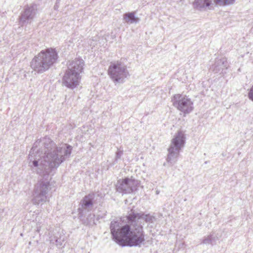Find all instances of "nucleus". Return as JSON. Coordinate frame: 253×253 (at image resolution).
Wrapping results in <instances>:
<instances>
[{"instance_id": "obj_9", "label": "nucleus", "mask_w": 253, "mask_h": 253, "mask_svg": "<svg viewBox=\"0 0 253 253\" xmlns=\"http://www.w3.org/2000/svg\"><path fill=\"white\" fill-rule=\"evenodd\" d=\"M171 101L173 105L185 115L189 114L194 109L193 102L186 95L175 94L171 98Z\"/></svg>"}, {"instance_id": "obj_13", "label": "nucleus", "mask_w": 253, "mask_h": 253, "mask_svg": "<svg viewBox=\"0 0 253 253\" xmlns=\"http://www.w3.org/2000/svg\"><path fill=\"white\" fill-rule=\"evenodd\" d=\"M229 67V65L226 58H216L214 64L210 67V70L214 73L224 75L226 74Z\"/></svg>"}, {"instance_id": "obj_19", "label": "nucleus", "mask_w": 253, "mask_h": 253, "mask_svg": "<svg viewBox=\"0 0 253 253\" xmlns=\"http://www.w3.org/2000/svg\"><path fill=\"white\" fill-rule=\"evenodd\" d=\"M64 241V237L62 239L61 237H60L59 238H57L56 240V242L57 243V245H59L60 246H61L62 245V242Z\"/></svg>"}, {"instance_id": "obj_20", "label": "nucleus", "mask_w": 253, "mask_h": 253, "mask_svg": "<svg viewBox=\"0 0 253 253\" xmlns=\"http://www.w3.org/2000/svg\"><path fill=\"white\" fill-rule=\"evenodd\" d=\"M58 8H59V4L55 3L54 6V10H57Z\"/></svg>"}, {"instance_id": "obj_18", "label": "nucleus", "mask_w": 253, "mask_h": 253, "mask_svg": "<svg viewBox=\"0 0 253 253\" xmlns=\"http://www.w3.org/2000/svg\"><path fill=\"white\" fill-rule=\"evenodd\" d=\"M248 96L249 99L253 102V84L252 87L248 90Z\"/></svg>"}, {"instance_id": "obj_10", "label": "nucleus", "mask_w": 253, "mask_h": 253, "mask_svg": "<svg viewBox=\"0 0 253 253\" xmlns=\"http://www.w3.org/2000/svg\"><path fill=\"white\" fill-rule=\"evenodd\" d=\"M38 8V5L35 3L25 6L18 18L19 25L23 27L30 24L36 17Z\"/></svg>"}, {"instance_id": "obj_4", "label": "nucleus", "mask_w": 253, "mask_h": 253, "mask_svg": "<svg viewBox=\"0 0 253 253\" xmlns=\"http://www.w3.org/2000/svg\"><path fill=\"white\" fill-rule=\"evenodd\" d=\"M69 62L68 69L62 78V85L73 90L79 85L80 73L83 71L84 62L81 58H75Z\"/></svg>"}, {"instance_id": "obj_6", "label": "nucleus", "mask_w": 253, "mask_h": 253, "mask_svg": "<svg viewBox=\"0 0 253 253\" xmlns=\"http://www.w3.org/2000/svg\"><path fill=\"white\" fill-rule=\"evenodd\" d=\"M108 74L115 84H123L129 77L126 66L121 61L111 62L108 67Z\"/></svg>"}, {"instance_id": "obj_24", "label": "nucleus", "mask_w": 253, "mask_h": 253, "mask_svg": "<svg viewBox=\"0 0 253 253\" xmlns=\"http://www.w3.org/2000/svg\"><path fill=\"white\" fill-rule=\"evenodd\" d=\"M156 193L157 194H159V192L158 191H157Z\"/></svg>"}, {"instance_id": "obj_16", "label": "nucleus", "mask_w": 253, "mask_h": 253, "mask_svg": "<svg viewBox=\"0 0 253 253\" xmlns=\"http://www.w3.org/2000/svg\"><path fill=\"white\" fill-rule=\"evenodd\" d=\"M218 238L213 234H211L207 237H205L203 239L202 243L206 245H213L216 243Z\"/></svg>"}, {"instance_id": "obj_17", "label": "nucleus", "mask_w": 253, "mask_h": 253, "mask_svg": "<svg viewBox=\"0 0 253 253\" xmlns=\"http://www.w3.org/2000/svg\"><path fill=\"white\" fill-rule=\"evenodd\" d=\"M121 147L120 148L117 147V151L115 153V157L113 163V165L117 164L118 161L121 159L123 155L124 151L123 149H121Z\"/></svg>"}, {"instance_id": "obj_14", "label": "nucleus", "mask_w": 253, "mask_h": 253, "mask_svg": "<svg viewBox=\"0 0 253 253\" xmlns=\"http://www.w3.org/2000/svg\"><path fill=\"white\" fill-rule=\"evenodd\" d=\"M87 211H78V217L82 223L85 226H90L96 225L95 221V214L93 213H89L87 217H85V213Z\"/></svg>"}, {"instance_id": "obj_11", "label": "nucleus", "mask_w": 253, "mask_h": 253, "mask_svg": "<svg viewBox=\"0 0 253 253\" xmlns=\"http://www.w3.org/2000/svg\"><path fill=\"white\" fill-rule=\"evenodd\" d=\"M98 197H102V194L99 191H92L85 195L80 202L78 211H91L94 204H96Z\"/></svg>"}, {"instance_id": "obj_3", "label": "nucleus", "mask_w": 253, "mask_h": 253, "mask_svg": "<svg viewBox=\"0 0 253 253\" xmlns=\"http://www.w3.org/2000/svg\"><path fill=\"white\" fill-rule=\"evenodd\" d=\"M58 58V52L56 49L47 47L34 56L30 62V67L36 73L41 74L57 63Z\"/></svg>"}, {"instance_id": "obj_2", "label": "nucleus", "mask_w": 253, "mask_h": 253, "mask_svg": "<svg viewBox=\"0 0 253 253\" xmlns=\"http://www.w3.org/2000/svg\"><path fill=\"white\" fill-rule=\"evenodd\" d=\"M73 147L68 144L58 147L49 137H44L37 140L31 148L29 154V165L32 169H41L58 168L66 159L69 158Z\"/></svg>"}, {"instance_id": "obj_5", "label": "nucleus", "mask_w": 253, "mask_h": 253, "mask_svg": "<svg viewBox=\"0 0 253 253\" xmlns=\"http://www.w3.org/2000/svg\"><path fill=\"white\" fill-rule=\"evenodd\" d=\"M48 169H42V170L41 172H38V170L41 171L39 168H35L32 169L35 170L37 173L43 174L40 179H39L37 183L35 185L33 196L34 197L33 201L34 202H37L38 204L43 202H45L46 200V195L48 192L49 189H50V184L49 180V172L52 169L48 168Z\"/></svg>"}, {"instance_id": "obj_15", "label": "nucleus", "mask_w": 253, "mask_h": 253, "mask_svg": "<svg viewBox=\"0 0 253 253\" xmlns=\"http://www.w3.org/2000/svg\"><path fill=\"white\" fill-rule=\"evenodd\" d=\"M136 11L125 13L123 15L124 23L128 25L138 23L140 19L136 15Z\"/></svg>"}, {"instance_id": "obj_12", "label": "nucleus", "mask_w": 253, "mask_h": 253, "mask_svg": "<svg viewBox=\"0 0 253 253\" xmlns=\"http://www.w3.org/2000/svg\"><path fill=\"white\" fill-rule=\"evenodd\" d=\"M212 1L216 5L225 6L233 4L235 0H195L193 2V7L199 10L210 6L212 4Z\"/></svg>"}, {"instance_id": "obj_8", "label": "nucleus", "mask_w": 253, "mask_h": 253, "mask_svg": "<svg viewBox=\"0 0 253 253\" xmlns=\"http://www.w3.org/2000/svg\"><path fill=\"white\" fill-rule=\"evenodd\" d=\"M140 184L139 180L131 176L118 180L115 187L117 192L122 194H127L137 191Z\"/></svg>"}, {"instance_id": "obj_25", "label": "nucleus", "mask_w": 253, "mask_h": 253, "mask_svg": "<svg viewBox=\"0 0 253 253\" xmlns=\"http://www.w3.org/2000/svg\"><path fill=\"white\" fill-rule=\"evenodd\" d=\"M112 39H114V36H112Z\"/></svg>"}, {"instance_id": "obj_7", "label": "nucleus", "mask_w": 253, "mask_h": 253, "mask_svg": "<svg viewBox=\"0 0 253 253\" xmlns=\"http://www.w3.org/2000/svg\"><path fill=\"white\" fill-rule=\"evenodd\" d=\"M185 139V134L182 131L178 130L175 133L168 149L167 161L168 163H171L178 156L180 150L184 146Z\"/></svg>"}, {"instance_id": "obj_22", "label": "nucleus", "mask_w": 253, "mask_h": 253, "mask_svg": "<svg viewBox=\"0 0 253 253\" xmlns=\"http://www.w3.org/2000/svg\"><path fill=\"white\" fill-rule=\"evenodd\" d=\"M55 3L59 4V0H56Z\"/></svg>"}, {"instance_id": "obj_1", "label": "nucleus", "mask_w": 253, "mask_h": 253, "mask_svg": "<svg viewBox=\"0 0 253 253\" xmlns=\"http://www.w3.org/2000/svg\"><path fill=\"white\" fill-rule=\"evenodd\" d=\"M155 217L143 212L131 210L126 217L114 219L110 224L112 239L118 244L125 242L126 246L140 248L145 244V232L141 220L153 223Z\"/></svg>"}, {"instance_id": "obj_23", "label": "nucleus", "mask_w": 253, "mask_h": 253, "mask_svg": "<svg viewBox=\"0 0 253 253\" xmlns=\"http://www.w3.org/2000/svg\"><path fill=\"white\" fill-rule=\"evenodd\" d=\"M37 231L38 232H39V231H40V229L38 228V229H37Z\"/></svg>"}, {"instance_id": "obj_21", "label": "nucleus", "mask_w": 253, "mask_h": 253, "mask_svg": "<svg viewBox=\"0 0 253 253\" xmlns=\"http://www.w3.org/2000/svg\"><path fill=\"white\" fill-rule=\"evenodd\" d=\"M103 217H104V216H103L97 215V217L96 218V220H99L100 219L102 218Z\"/></svg>"}]
</instances>
